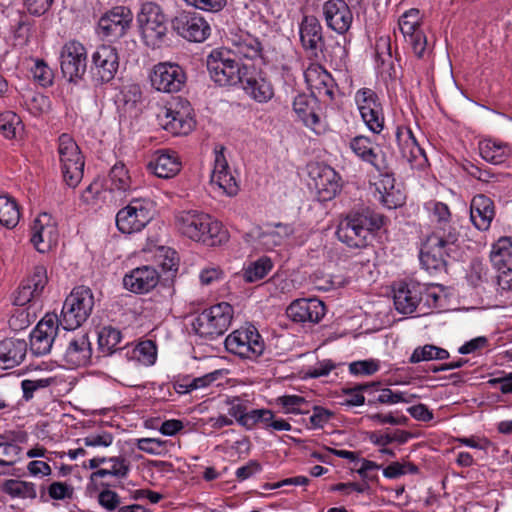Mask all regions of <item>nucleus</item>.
Instances as JSON below:
<instances>
[{"label": "nucleus", "mask_w": 512, "mask_h": 512, "mask_svg": "<svg viewBox=\"0 0 512 512\" xmlns=\"http://www.w3.org/2000/svg\"><path fill=\"white\" fill-rule=\"evenodd\" d=\"M23 282L31 287L30 291L33 292L36 298L39 297L48 282L46 268L44 266H36L33 273Z\"/></svg>", "instance_id": "obj_49"}, {"label": "nucleus", "mask_w": 512, "mask_h": 512, "mask_svg": "<svg viewBox=\"0 0 512 512\" xmlns=\"http://www.w3.org/2000/svg\"><path fill=\"white\" fill-rule=\"evenodd\" d=\"M300 38L308 57L314 61L304 72L305 81L310 89L318 90L320 85V64L317 62V45L320 42V25L315 17L306 16L301 24Z\"/></svg>", "instance_id": "obj_8"}, {"label": "nucleus", "mask_w": 512, "mask_h": 512, "mask_svg": "<svg viewBox=\"0 0 512 512\" xmlns=\"http://www.w3.org/2000/svg\"><path fill=\"white\" fill-rule=\"evenodd\" d=\"M21 120L14 112L0 114V133L7 139H13L21 130Z\"/></svg>", "instance_id": "obj_47"}, {"label": "nucleus", "mask_w": 512, "mask_h": 512, "mask_svg": "<svg viewBox=\"0 0 512 512\" xmlns=\"http://www.w3.org/2000/svg\"><path fill=\"white\" fill-rule=\"evenodd\" d=\"M102 485L107 486V488H104L98 494L99 504L108 511L115 510L116 508L119 509V505L121 503L120 496L108 488V486H110L109 483H102Z\"/></svg>", "instance_id": "obj_58"}, {"label": "nucleus", "mask_w": 512, "mask_h": 512, "mask_svg": "<svg viewBox=\"0 0 512 512\" xmlns=\"http://www.w3.org/2000/svg\"><path fill=\"white\" fill-rule=\"evenodd\" d=\"M113 439V435L108 432L93 433L83 438V443L87 447H108Z\"/></svg>", "instance_id": "obj_61"}, {"label": "nucleus", "mask_w": 512, "mask_h": 512, "mask_svg": "<svg viewBox=\"0 0 512 512\" xmlns=\"http://www.w3.org/2000/svg\"><path fill=\"white\" fill-rule=\"evenodd\" d=\"M319 306L320 300L316 297L297 299L288 306L286 313L293 321L316 324L320 320Z\"/></svg>", "instance_id": "obj_31"}, {"label": "nucleus", "mask_w": 512, "mask_h": 512, "mask_svg": "<svg viewBox=\"0 0 512 512\" xmlns=\"http://www.w3.org/2000/svg\"><path fill=\"white\" fill-rule=\"evenodd\" d=\"M48 494L52 499H70L73 495V488L63 482H53L48 488Z\"/></svg>", "instance_id": "obj_62"}, {"label": "nucleus", "mask_w": 512, "mask_h": 512, "mask_svg": "<svg viewBox=\"0 0 512 512\" xmlns=\"http://www.w3.org/2000/svg\"><path fill=\"white\" fill-rule=\"evenodd\" d=\"M160 280V274L155 267L144 265L137 267L123 278L124 287L136 294L148 293L154 289Z\"/></svg>", "instance_id": "obj_23"}, {"label": "nucleus", "mask_w": 512, "mask_h": 512, "mask_svg": "<svg viewBox=\"0 0 512 512\" xmlns=\"http://www.w3.org/2000/svg\"><path fill=\"white\" fill-rule=\"evenodd\" d=\"M58 230L51 215L41 213L33 221L31 227V242L37 251L45 253L58 242Z\"/></svg>", "instance_id": "obj_19"}, {"label": "nucleus", "mask_w": 512, "mask_h": 512, "mask_svg": "<svg viewBox=\"0 0 512 512\" xmlns=\"http://www.w3.org/2000/svg\"><path fill=\"white\" fill-rule=\"evenodd\" d=\"M3 490L12 497L34 499L37 496L35 485L21 480H6L3 484Z\"/></svg>", "instance_id": "obj_45"}, {"label": "nucleus", "mask_w": 512, "mask_h": 512, "mask_svg": "<svg viewBox=\"0 0 512 512\" xmlns=\"http://www.w3.org/2000/svg\"><path fill=\"white\" fill-rule=\"evenodd\" d=\"M379 370V361L375 359H366L354 361L349 365V371L353 375L368 376Z\"/></svg>", "instance_id": "obj_57"}, {"label": "nucleus", "mask_w": 512, "mask_h": 512, "mask_svg": "<svg viewBox=\"0 0 512 512\" xmlns=\"http://www.w3.org/2000/svg\"><path fill=\"white\" fill-rule=\"evenodd\" d=\"M224 148L215 151L214 169L211 174L210 183L228 196H235L239 191L238 183L232 175L228 162L224 156Z\"/></svg>", "instance_id": "obj_24"}, {"label": "nucleus", "mask_w": 512, "mask_h": 512, "mask_svg": "<svg viewBox=\"0 0 512 512\" xmlns=\"http://www.w3.org/2000/svg\"><path fill=\"white\" fill-rule=\"evenodd\" d=\"M93 79L99 84L112 81L119 68L117 50L111 45H101L92 55Z\"/></svg>", "instance_id": "obj_16"}, {"label": "nucleus", "mask_w": 512, "mask_h": 512, "mask_svg": "<svg viewBox=\"0 0 512 512\" xmlns=\"http://www.w3.org/2000/svg\"><path fill=\"white\" fill-rule=\"evenodd\" d=\"M272 269V262L267 257H262L251 263L243 273L246 282L252 283L263 279Z\"/></svg>", "instance_id": "obj_46"}, {"label": "nucleus", "mask_w": 512, "mask_h": 512, "mask_svg": "<svg viewBox=\"0 0 512 512\" xmlns=\"http://www.w3.org/2000/svg\"><path fill=\"white\" fill-rule=\"evenodd\" d=\"M324 433L325 432H322V455H321L322 463H328V464L335 465V458H337V457L346 458L351 461H355L354 452L346 451V450H338V449H333V448L327 447L325 444L327 442V440L324 439V437H323Z\"/></svg>", "instance_id": "obj_54"}, {"label": "nucleus", "mask_w": 512, "mask_h": 512, "mask_svg": "<svg viewBox=\"0 0 512 512\" xmlns=\"http://www.w3.org/2000/svg\"><path fill=\"white\" fill-rule=\"evenodd\" d=\"M58 154L65 183L75 188L83 178L84 157L79 146L69 134H62L58 139Z\"/></svg>", "instance_id": "obj_7"}, {"label": "nucleus", "mask_w": 512, "mask_h": 512, "mask_svg": "<svg viewBox=\"0 0 512 512\" xmlns=\"http://www.w3.org/2000/svg\"><path fill=\"white\" fill-rule=\"evenodd\" d=\"M60 66L63 76L73 83H78L86 73L87 52L77 41L66 43L60 53Z\"/></svg>", "instance_id": "obj_12"}, {"label": "nucleus", "mask_w": 512, "mask_h": 512, "mask_svg": "<svg viewBox=\"0 0 512 512\" xmlns=\"http://www.w3.org/2000/svg\"><path fill=\"white\" fill-rule=\"evenodd\" d=\"M172 27L181 37L192 42H203L210 34V26L196 13L182 11L173 20Z\"/></svg>", "instance_id": "obj_17"}, {"label": "nucleus", "mask_w": 512, "mask_h": 512, "mask_svg": "<svg viewBox=\"0 0 512 512\" xmlns=\"http://www.w3.org/2000/svg\"><path fill=\"white\" fill-rule=\"evenodd\" d=\"M33 78L43 87L53 82V72L43 60H36L31 68Z\"/></svg>", "instance_id": "obj_55"}, {"label": "nucleus", "mask_w": 512, "mask_h": 512, "mask_svg": "<svg viewBox=\"0 0 512 512\" xmlns=\"http://www.w3.org/2000/svg\"><path fill=\"white\" fill-rule=\"evenodd\" d=\"M234 309L221 302L203 310L192 322L193 330L201 337L213 338L222 335L230 326Z\"/></svg>", "instance_id": "obj_6"}, {"label": "nucleus", "mask_w": 512, "mask_h": 512, "mask_svg": "<svg viewBox=\"0 0 512 512\" xmlns=\"http://www.w3.org/2000/svg\"><path fill=\"white\" fill-rule=\"evenodd\" d=\"M176 226L181 234L194 240L210 245L221 243L226 232L220 222L210 215L198 210H184L176 215Z\"/></svg>", "instance_id": "obj_2"}, {"label": "nucleus", "mask_w": 512, "mask_h": 512, "mask_svg": "<svg viewBox=\"0 0 512 512\" xmlns=\"http://www.w3.org/2000/svg\"><path fill=\"white\" fill-rule=\"evenodd\" d=\"M105 464L107 467L98 469L92 473L91 478L93 480L105 478L106 476L123 479L127 477L130 471V463L124 457H111L106 460Z\"/></svg>", "instance_id": "obj_39"}, {"label": "nucleus", "mask_w": 512, "mask_h": 512, "mask_svg": "<svg viewBox=\"0 0 512 512\" xmlns=\"http://www.w3.org/2000/svg\"><path fill=\"white\" fill-rule=\"evenodd\" d=\"M160 125L172 135H187L195 125L187 101L176 100L165 106L158 114Z\"/></svg>", "instance_id": "obj_11"}, {"label": "nucleus", "mask_w": 512, "mask_h": 512, "mask_svg": "<svg viewBox=\"0 0 512 512\" xmlns=\"http://www.w3.org/2000/svg\"><path fill=\"white\" fill-rule=\"evenodd\" d=\"M479 151L485 161L495 165L504 163L510 155V149L507 145L493 140L481 141L479 143Z\"/></svg>", "instance_id": "obj_38"}, {"label": "nucleus", "mask_w": 512, "mask_h": 512, "mask_svg": "<svg viewBox=\"0 0 512 512\" xmlns=\"http://www.w3.org/2000/svg\"><path fill=\"white\" fill-rule=\"evenodd\" d=\"M188 5L209 12H218L225 5L226 0H184Z\"/></svg>", "instance_id": "obj_63"}, {"label": "nucleus", "mask_w": 512, "mask_h": 512, "mask_svg": "<svg viewBox=\"0 0 512 512\" xmlns=\"http://www.w3.org/2000/svg\"><path fill=\"white\" fill-rule=\"evenodd\" d=\"M94 304V295L90 288L75 287L64 301L58 323L65 330L77 329L89 318Z\"/></svg>", "instance_id": "obj_4"}, {"label": "nucleus", "mask_w": 512, "mask_h": 512, "mask_svg": "<svg viewBox=\"0 0 512 512\" xmlns=\"http://www.w3.org/2000/svg\"><path fill=\"white\" fill-rule=\"evenodd\" d=\"M327 26L339 34L345 33L352 22V14L343 0L327 1L323 7Z\"/></svg>", "instance_id": "obj_26"}, {"label": "nucleus", "mask_w": 512, "mask_h": 512, "mask_svg": "<svg viewBox=\"0 0 512 512\" xmlns=\"http://www.w3.org/2000/svg\"><path fill=\"white\" fill-rule=\"evenodd\" d=\"M370 403H382V404H396L400 402H408L405 398V393L394 392L389 388L381 389L379 394L373 399L369 400Z\"/></svg>", "instance_id": "obj_59"}, {"label": "nucleus", "mask_w": 512, "mask_h": 512, "mask_svg": "<svg viewBox=\"0 0 512 512\" xmlns=\"http://www.w3.org/2000/svg\"><path fill=\"white\" fill-rule=\"evenodd\" d=\"M149 79L155 90L164 93H176L184 86L186 75L178 64L161 62L153 66Z\"/></svg>", "instance_id": "obj_13"}, {"label": "nucleus", "mask_w": 512, "mask_h": 512, "mask_svg": "<svg viewBox=\"0 0 512 512\" xmlns=\"http://www.w3.org/2000/svg\"><path fill=\"white\" fill-rule=\"evenodd\" d=\"M133 20L131 10L125 6H117L105 13L98 22L99 34L110 40L124 36Z\"/></svg>", "instance_id": "obj_15"}, {"label": "nucleus", "mask_w": 512, "mask_h": 512, "mask_svg": "<svg viewBox=\"0 0 512 512\" xmlns=\"http://www.w3.org/2000/svg\"><path fill=\"white\" fill-rule=\"evenodd\" d=\"M21 447L15 443H0V465L12 466L20 460Z\"/></svg>", "instance_id": "obj_53"}, {"label": "nucleus", "mask_w": 512, "mask_h": 512, "mask_svg": "<svg viewBox=\"0 0 512 512\" xmlns=\"http://www.w3.org/2000/svg\"><path fill=\"white\" fill-rule=\"evenodd\" d=\"M387 218L368 207L350 211L337 227V238L350 248H365L370 235L386 225Z\"/></svg>", "instance_id": "obj_1"}, {"label": "nucleus", "mask_w": 512, "mask_h": 512, "mask_svg": "<svg viewBox=\"0 0 512 512\" xmlns=\"http://www.w3.org/2000/svg\"><path fill=\"white\" fill-rule=\"evenodd\" d=\"M147 169L159 178H172L181 170V162L174 151H158Z\"/></svg>", "instance_id": "obj_30"}, {"label": "nucleus", "mask_w": 512, "mask_h": 512, "mask_svg": "<svg viewBox=\"0 0 512 512\" xmlns=\"http://www.w3.org/2000/svg\"><path fill=\"white\" fill-rule=\"evenodd\" d=\"M294 232L290 224L276 223L259 235L260 243L268 250L282 244V242Z\"/></svg>", "instance_id": "obj_36"}, {"label": "nucleus", "mask_w": 512, "mask_h": 512, "mask_svg": "<svg viewBox=\"0 0 512 512\" xmlns=\"http://www.w3.org/2000/svg\"><path fill=\"white\" fill-rule=\"evenodd\" d=\"M411 434L403 430H395L393 432H373L370 435V440L378 446H386L392 442H398L400 444L406 443Z\"/></svg>", "instance_id": "obj_48"}, {"label": "nucleus", "mask_w": 512, "mask_h": 512, "mask_svg": "<svg viewBox=\"0 0 512 512\" xmlns=\"http://www.w3.org/2000/svg\"><path fill=\"white\" fill-rule=\"evenodd\" d=\"M153 202L146 198H134L116 215V225L122 233L142 230L153 218Z\"/></svg>", "instance_id": "obj_9"}, {"label": "nucleus", "mask_w": 512, "mask_h": 512, "mask_svg": "<svg viewBox=\"0 0 512 512\" xmlns=\"http://www.w3.org/2000/svg\"><path fill=\"white\" fill-rule=\"evenodd\" d=\"M425 209L430 213L431 221L435 224L431 234L443 237L442 233L447 234L449 231L458 233L457 229L451 225L452 215L445 203L431 200L425 204Z\"/></svg>", "instance_id": "obj_33"}, {"label": "nucleus", "mask_w": 512, "mask_h": 512, "mask_svg": "<svg viewBox=\"0 0 512 512\" xmlns=\"http://www.w3.org/2000/svg\"><path fill=\"white\" fill-rule=\"evenodd\" d=\"M512 239L509 237H501L493 244L490 253V260L497 270L511 266L512 262Z\"/></svg>", "instance_id": "obj_37"}, {"label": "nucleus", "mask_w": 512, "mask_h": 512, "mask_svg": "<svg viewBox=\"0 0 512 512\" xmlns=\"http://www.w3.org/2000/svg\"><path fill=\"white\" fill-rule=\"evenodd\" d=\"M424 285L419 283H399L394 289V305L398 312L411 314L419 311L420 314H428L422 307Z\"/></svg>", "instance_id": "obj_18"}, {"label": "nucleus", "mask_w": 512, "mask_h": 512, "mask_svg": "<svg viewBox=\"0 0 512 512\" xmlns=\"http://www.w3.org/2000/svg\"><path fill=\"white\" fill-rule=\"evenodd\" d=\"M243 87L245 91L256 101L263 103L270 100L274 95V90L270 81L262 71L255 75H243Z\"/></svg>", "instance_id": "obj_32"}, {"label": "nucleus", "mask_w": 512, "mask_h": 512, "mask_svg": "<svg viewBox=\"0 0 512 512\" xmlns=\"http://www.w3.org/2000/svg\"><path fill=\"white\" fill-rule=\"evenodd\" d=\"M396 140L402 157L411 165L422 166L427 161L423 148L409 127H397Z\"/></svg>", "instance_id": "obj_25"}, {"label": "nucleus", "mask_w": 512, "mask_h": 512, "mask_svg": "<svg viewBox=\"0 0 512 512\" xmlns=\"http://www.w3.org/2000/svg\"><path fill=\"white\" fill-rule=\"evenodd\" d=\"M59 325L57 314L46 313L30 334L31 352H50Z\"/></svg>", "instance_id": "obj_20"}, {"label": "nucleus", "mask_w": 512, "mask_h": 512, "mask_svg": "<svg viewBox=\"0 0 512 512\" xmlns=\"http://www.w3.org/2000/svg\"><path fill=\"white\" fill-rule=\"evenodd\" d=\"M19 218L20 212L16 201L7 195H0V224L14 228Z\"/></svg>", "instance_id": "obj_42"}, {"label": "nucleus", "mask_w": 512, "mask_h": 512, "mask_svg": "<svg viewBox=\"0 0 512 512\" xmlns=\"http://www.w3.org/2000/svg\"><path fill=\"white\" fill-rule=\"evenodd\" d=\"M349 147L358 158L381 171L382 166L378 162V155L370 138L363 135L355 136L350 140Z\"/></svg>", "instance_id": "obj_34"}, {"label": "nucleus", "mask_w": 512, "mask_h": 512, "mask_svg": "<svg viewBox=\"0 0 512 512\" xmlns=\"http://www.w3.org/2000/svg\"><path fill=\"white\" fill-rule=\"evenodd\" d=\"M375 197L388 209H395L405 203L404 193L395 186V179L390 173H381L374 183Z\"/></svg>", "instance_id": "obj_27"}, {"label": "nucleus", "mask_w": 512, "mask_h": 512, "mask_svg": "<svg viewBox=\"0 0 512 512\" xmlns=\"http://www.w3.org/2000/svg\"><path fill=\"white\" fill-rule=\"evenodd\" d=\"M202 360L208 362V367L213 368V371H211L201 377H196V378L192 379L190 381V386L192 387L193 390L202 388V387H206L209 384H211L212 382H214L215 380H217L219 377H222L229 373V370L227 368L217 367V365L214 363L217 360L226 361L227 360L226 357L216 359L215 357H212V356H205L202 358Z\"/></svg>", "instance_id": "obj_41"}, {"label": "nucleus", "mask_w": 512, "mask_h": 512, "mask_svg": "<svg viewBox=\"0 0 512 512\" xmlns=\"http://www.w3.org/2000/svg\"><path fill=\"white\" fill-rule=\"evenodd\" d=\"M225 347L227 352H236L237 349L243 347L250 352H263L265 344L258 329L254 325L248 324L229 334L225 340Z\"/></svg>", "instance_id": "obj_22"}, {"label": "nucleus", "mask_w": 512, "mask_h": 512, "mask_svg": "<svg viewBox=\"0 0 512 512\" xmlns=\"http://www.w3.org/2000/svg\"><path fill=\"white\" fill-rule=\"evenodd\" d=\"M165 442L157 438H141L137 440L136 446L139 450L151 455H158L164 448Z\"/></svg>", "instance_id": "obj_60"}, {"label": "nucleus", "mask_w": 512, "mask_h": 512, "mask_svg": "<svg viewBox=\"0 0 512 512\" xmlns=\"http://www.w3.org/2000/svg\"><path fill=\"white\" fill-rule=\"evenodd\" d=\"M355 101L368 129L379 134L384 128V115L377 93L370 88L359 89Z\"/></svg>", "instance_id": "obj_14"}, {"label": "nucleus", "mask_w": 512, "mask_h": 512, "mask_svg": "<svg viewBox=\"0 0 512 512\" xmlns=\"http://www.w3.org/2000/svg\"><path fill=\"white\" fill-rule=\"evenodd\" d=\"M343 188L341 175L328 165H322V202L331 201Z\"/></svg>", "instance_id": "obj_35"}, {"label": "nucleus", "mask_w": 512, "mask_h": 512, "mask_svg": "<svg viewBox=\"0 0 512 512\" xmlns=\"http://www.w3.org/2000/svg\"><path fill=\"white\" fill-rule=\"evenodd\" d=\"M207 69L211 79L221 86L243 82L244 73L226 50L212 51L207 57Z\"/></svg>", "instance_id": "obj_10"}, {"label": "nucleus", "mask_w": 512, "mask_h": 512, "mask_svg": "<svg viewBox=\"0 0 512 512\" xmlns=\"http://www.w3.org/2000/svg\"><path fill=\"white\" fill-rule=\"evenodd\" d=\"M109 185L112 191L126 192L131 189L132 179L126 166L116 163L109 173Z\"/></svg>", "instance_id": "obj_43"}, {"label": "nucleus", "mask_w": 512, "mask_h": 512, "mask_svg": "<svg viewBox=\"0 0 512 512\" xmlns=\"http://www.w3.org/2000/svg\"><path fill=\"white\" fill-rule=\"evenodd\" d=\"M137 22L147 46L158 48L164 43L168 31L167 18L159 4L152 1L143 3Z\"/></svg>", "instance_id": "obj_5"}, {"label": "nucleus", "mask_w": 512, "mask_h": 512, "mask_svg": "<svg viewBox=\"0 0 512 512\" xmlns=\"http://www.w3.org/2000/svg\"><path fill=\"white\" fill-rule=\"evenodd\" d=\"M448 356H449V354H435V357L433 356V354H411L408 362L409 363L427 362V364L423 367V370L425 372H434V373L439 372V371H446V370L460 368L467 362L466 360L450 361V362L444 363L440 366H436L432 363H429L433 359H445Z\"/></svg>", "instance_id": "obj_40"}, {"label": "nucleus", "mask_w": 512, "mask_h": 512, "mask_svg": "<svg viewBox=\"0 0 512 512\" xmlns=\"http://www.w3.org/2000/svg\"><path fill=\"white\" fill-rule=\"evenodd\" d=\"M35 318V314H31L29 308H18L9 319V325L14 330H22L28 327Z\"/></svg>", "instance_id": "obj_56"}, {"label": "nucleus", "mask_w": 512, "mask_h": 512, "mask_svg": "<svg viewBox=\"0 0 512 512\" xmlns=\"http://www.w3.org/2000/svg\"><path fill=\"white\" fill-rule=\"evenodd\" d=\"M419 14H420L419 10L411 9V10L405 12L400 17L398 26H399L401 33L403 34V36L405 38L411 34L421 31L419 29V25H420Z\"/></svg>", "instance_id": "obj_50"}, {"label": "nucleus", "mask_w": 512, "mask_h": 512, "mask_svg": "<svg viewBox=\"0 0 512 512\" xmlns=\"http://www.w3.org/2000/svg\"><path fill=\"white\" fill-rule=\"evenodd\" d=\"M121 332L113 327H104L99 332L98 343L100 348L105 352H118L125 348L127 345L120 346Z\"/></svg>", "instance_id": "obj_44"}, {"label": "nucleus", "mask_w": 512, "mask_h": 512, "mask_svg": "<svg viewBox=\"0 0 512 512\" xmlns=\"http://www.w3.org/2000/svg\"><path fill=\"white\" fill-rule=\"evenodd\" d=\"M440 300H441V295L439 292L436 291V287L424 286L423 302H422L423 309H425L427 311V309L432 308V307L433 308L440 307Z\"/></svg>", "instance_id": "obj_64"}, {"label": "nucleus", "mask_w": 512, "mask_h": 512, "mask_svg": "<svg viewBox=\"0 0 512 512\" xmlns=\"http://www.w3.org/2000/svg\"><path fill=\"white\" fill-rule=\"evenodd\" d=\"M377 385V383H368L355 385L351 388H345L343 390L345 395L343 404L348 406H360L364 404L365 398L363 396V392H368Z\"/></svg>", "instance_id": "obj_51"}, {"label": "nucleus", "mask_w": 512, "mask_h": 512, "mask_svg": "<svg viewBox=\"0 0 512 512\" xmlns=\"http://www.w3.org/2000/svg\"><path fill=\"white\" fill-rule=\"evenodd\" d=\"M380 468V465L366 459L355 461L353 466V469L356 470L367 483L376 482L378 480V471Z\"/></svg>", "instance_id": "obj_52"}, {"label": "nucleus", "mask_w": 512, "mask_h": 512, "mask_svg": "<svg viewBox=\"0 0 512 512\" xmlns=\"http://www.w3.org/2000/svg\"><path fill=\"white\" fill-rule=\"evenodd\" d=\"M495 217L494 202L486 195L479 194L473 197L470 204V219L473 225L481 231L489 229Z\"/></svg>", "instance_id": "obj_28"}, {"label": "nucleus", "mask_w": 512, "mask_h": 512, "mask_svg": "<svg viewBox=\"0 0 512 512\" xmlns=\"http://www.w3.org/2000/svg\"><path fill=\"white\" fill-rule=\"evenodd\" d=\"M293 108L302 122L316 131V127L318 125V112L320 110L316 91L312 90L309 94L298 95L294 100Z\"/></svg>", "instance_id": "obj_29"}, {"label": "nucleus", "mask_w": 512, "mask_h": 512, "mask_svg": "<svg viewBox=\"0 0 512 512\" xmlns=\"http://www.w3.org/2000/svg\"><path fill=\"white\" fill-rule=\"evenodd\" d=\"M442 234L443 237L438 234L428 235L420 250V262L431 273L446 271V258L454 257L458 248L459 233L449 231Z\"/></svg>", "instance_id": "obj_3"}, {"label": "nucleus", "mask_w": 512, "mask_h": 512, "mask_svg": "<svg viewBox=\"0 0 512 512\" xmlns=\"http://www.w3.org/2000/svg\"><path fill=\"white\" fill-rule=\"evenodd\" d=\"M229 48L226 50L239 59L259 60L265 63L263 47L260 41L248 32L232 34L228 38Z\"/></svg>", "instance_id": "obj_21"}]
</instances>
